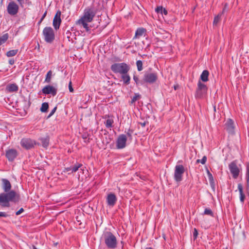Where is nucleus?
<instances>
[{"instance_id":"nucleus-1","label":"nucleus","mask_w":249,"mask_h":249,"mask_svg":"<svg viewBox=\"0 0 249 249\" xmlns=\"http://www.w3.org/2000/svg\"><path fill=\"white\" fill-rule=\"evenodd\" d=\"M19 199V195L17 194L14 190L8 192L2 193L0 194V205L3 207L10 206L9 202H16Z\"/></svg>"},{"instance_id":"nucleus-2","label":"nucleus","mask_w":249,"mask_h":249,"mask_svg":"<svg viewBox=\"0 0 249 249\" xmlns=\"http://www.w3.org/2000/svg\"><path fill=\"white\" fill-rule=\"evenodd\" d=\"M105 243L108 249H114L117 247V241L115 236L111 232L107 231L104 234Z\"/></svg>"},{"instance_id":"nucleus-3","label":"nucleus","mask_w":249,"mask_h":249,"mask_svg":"<svg viewBox=\"0 0 249 249\" xmlns=\"http://www.w3.org/2000/svg\"><path fill=\"white\" fill-rule=\"evenodd\" d=\"M130 69V66L125 63H114L110 67L111 70L115 73L120 74L128 73Z\"/></svg>"},{"instance_id":"nucleus-4","label":"nucleus","mask_w":249,"mask_h":249,"mask_svg":"<svg viewBox=\"0 0 249 249\" xmlns=\"http://www.w3.org/2000/svg\"><path fill=\"white\" fill-rule=\"evenodd\" d=\"M44 40L48 43H52L55 39V34L53 29L51 27H45L42 32Z\"/></svg>"},{"instance_id":"nucleus-5","label":"nucleus","mask_w":249,"mask_h":249,"mask_svg":"<svg viewBox=\"0 0 249 249\" xmlns=\"http://www.w3.org/2000/svg\"><path fill=\"white\" fill-rule=\"evenodd\" d=\"M97 9L93 6L87 7L84 10L83 16L81 18L91 22L97 13Z\"/></svg>"},{"instance_id":"nucleus-6","label":"nucleus","mask_w":249,"mask_h":249,"mask_svg":"<svg viewBox=\"0 0 249 249\" xmlns=\"http://www.w3.org/2000/svg\"><path fill=\"white\" fill-rule=\"evenodd\" d=\"M143 81L145 83L152 84L155 83L158 78L156 72L145 71L143 75Z\"/></svg>"},{"instance_id":"nucleus-7","label":"nucleus","mask_w":249,"mask_h":249,"mask_svg":"<svg viewBox=\"0 0 249 249\" xmlns=\"http://www.w3.org/2000/svg\"><path fill=\"white\" fill-rule=\"evenodd\" d=\"M185 172V168L182 165L177 164L175 168L174 178L176 182H180L182 180L183 174Z\"/></svg>"},{"instance_id":"nucleus-8","label":"nucleus","mask_w":249,"mask_h":249,"mask_svg":"<svg viewBox=\"0 0 249 249\" xmlns=\"http://www.w3.org/2000/svg\"><path fill=\"white\" fill-rule=\"evenodd\" d=\"M208 88L207 86L199 81L197 83V88L196 89L195 97L196 98H202L204 94L207 92Z\"/></svg>"},{"instance_id":"nucleus-9","label":"nucleus","mask_w":249,"mask_h":249,"mask_svg":"<svg viewBox=\"0 0 249 249\" xmlns=\"http://www.w3.org/2000/svg\"><path fill=\"white\" fill-rule=\"evenodd\" d=\"M229 168L233 178L236 179L239 176L240 169L237 165V160H235L229 164Z\"/></svg>"},{"instance_id":"nucleus-10","label":"nucleus","mask_w":249,"mask_h":249,"mask_svg":"<svg viewBox=\"0 0 249 249\" xmlns=\"http://www.w3.org/2000/svg\"><path fill=\"white\" fill-rule=\"evenodd\" d=\"M19 10L18 5L14 1H10L7 6V13L11 16L17 15Z\"/></svg>"},{"instance_id":"nucleus-11","label":"nucleus","mask_w":249,"mask_h":249,"mask_svg":"<svg viewBox=\"0 0 249 249\" xmlns=\"http://www.w3.org/2000/svg\"><path fill=\"white\" fill-rule=\"evenodd\" d=\"M21 146L26 149H30L36 144V142L29 138H23L20 141Z\"/></svg>"},{"instance_id":"nucleus-12","label":"nucleus","mask_w":249,"mask_h":249,"mask_svg":"<svg viewBox=\"0 0 249 249\" xmlns=\"http://www.w3.org/2000/svg\"><path fill=\"white\" fill-rule=\"evenodd\" d=\"M224 129L231 135L235 134V125L234 121L231 119H228L225 124Z\"/></svg>"},{"instance_id":"nucleus-13","label":"nucleus","mask_w":249,"mask_h":249,"mask_svg":"<svg viewBox=\"0 0 249 249\" xmlns=\"http://www.w3.org/2000/svg\"><path fill=\"white\" fill-rule=\"evenodd\" d=\"M127 137L124 134L119 136L116 141V147L118 149H123L126 146Z\"/></svg>"},{"instance_id":"nucleus-14","label":"nucleus","mask_w":249,"mask_h":249,"mask_svg":"<svg viewBox=\"0 0 249 249\" xmlns=\"http://www.w3.org/2000/svg\"><path fill=\"white\" fill-rule=\"evenodd\" d=\"M61 11L60 10H58L56 12L53 19V25L54 29L56 30L59 29L61 23Z\"/></svg>"},{"instance_id":"nucleus-15","label":"nucleus","mask_w":249,"mask_h":249,"mask_svg":"<svg viewBox=\"0 0 249 249\" xmlns=\"http://www.w3.org/2000/svg\"><path fill=\"white\" fill-rule=\"evenodd\" d=\"M42 92L44 94H51L53 96H55L57 93V89L52 86L47 85L42 89Z\"/></svg>"},{"instance_id":"nucleus-16","label":"nucleus","mask_w":249,"mask_h":249,"mask_svg":"<svg viewBox=\"0 0 249 249\" xmlns=\"http://www.w3.org/2000/svg\"><path fill=\"white\" fill-rule=\"evenodd\" d=\"M6 157L10 161H13L18 156V152L16 149H10L6 151Z\"/></svg>"},{"instance_id":"nucleus-17","label":"nucleus","mask_w":249,"mask_h":249,"mask_svg":"<svg viewBox=\"0 0 249 249\" xmlns=\"http://www.w3.org/2000/svg\"><path fill=\"white\" fill-rule=\"evenodd\" d=\"M117 200V197L114 194L110 193L107 196V202L108 206L113 207L115 205Z\"/></svg>"},{"instance_id":"nucleus-18","label":"nucleus","mask_w":249,"mask_h":249,"mask_svg":"<svg viewBox=\"0 0 249 249\" xmlns=\"http://www.w3.org/2000/svg\"><path fill=\"white\" fill-rule=\"evenodd\" d=\"M2 188L4 192H8L11 191L12 185L10 182L6 178H2Z\"/></svg>"},{"instance_id":"nucleus-19","label":"nucleus","mask_w":249,"mask_h":249,"mask_svg":"<svg viewBox=\"0 0 249 249\" xmlns=\"http://www.w3.org/2000/svg\"><path fill=\"white\" fill-rule=\"evenodd\" d=\"M90 22V21H89L85 19L81 18L78 21H77V24H79L80 26H82L85 29V30L87 32H89L90 30V27L89 26V25L88 23Z\"/></svg>"},{"instance_id":"nucleus-20","label":"nucleus","mask_w":249,"mask_h":249,"mask_svg":"<svg viewBox=\"0 0 249 249\" xmlns=\"http://www.w3.org/2000/svg\"><path fill=\"white\" fill-rule=\"evenodd\" d=\"M238 190L239 192L240 201L242 203H244L245 199V195L243 192V187L241 183L238 184Z\"/></svg>"},{"instance_id":"nucleus-21","label":"nucleus","mask_w":249,"mask_h":249,"mask_svg":"<svg viewBox=\"0 0 249 249\" xmlns=\"http://www.w3.org/2000/svg\"><path fill=\"white\" fill-rule=\"evenodd\" d=\"M107 119L106 121V122L104 123L105 126L107 128H112L113 125V124L114 123L113 120L110 118V117L109 115H106L104 118H107Z\"/></svg>"},{"instance_id":"nucleus-22","label":"nucleus","mask_w":249,"mask_h":249,"mask_svg":"<svg viewBox=\"0 0 249 249\" xmlns=\"http://www.w3.org/2000/svg\"><path fill=\"white\" fill-rule=\"evenodd\" d=\"M18 89V87L16 84H11L8 85L6 87V90L9 92H13L17 91Z\"/></svg>"},{"instance_id":"nucleus-23","label":"nucleus","mask_w":249,"mask_h":249,"mask_svg":"<svg viewBox=\"0 0 249 249\" xmlns=\"http://www.w3.org/2000/svg\"><path fill=\"white\" fill-rule=\"evenodd\" d=\"M206 172L207 173L208 179L210 182V184L211 188L214 190L215 189V183L214 179L212 174L210 173L208 169H206Z\"/></svg>"},{"instance_id":"nucleus-24","label":"nucleus","mask_w":249,"mask_h":249,"mask_svg":"<svg viewBox=\"0 0 249 249\" xmlns=\"http://www.w3.org/2000/svg\"><path fill=\"white\" fill-rule=\"evenodd\" d=\"M121 79L123 81L124 84L125 85H128L130 83V77L128 73L125 74H122Z\"/></svg>"},{"instance_id":"nucleus-25","label":"nucleus","mask_w":249,"mask_h":249,"mask_svg":"<svg viewBox=\"0 0 249 249\" xmlns=\"http://www.w3.org/2000/svg\"><path fill=\"white\" fill-rule=\"evenodd\" d=\"M209 72L208 70H204L200 75V78L204 82H207L209 80Z\"/></svg>"},{"instance_id":"nucleus-26","label":"nucleus","mask_w":249,"mask_h":249,"mask_svg":"<svg viewBox=\"0 0 249 249\" xmlns=\"http://www.w3.org/2000/svg\"><path fill=\"white\" fill-rule=\"evenodd\" d=\"M133 78L137 86H142L144 84L143 77L140 79L138 75L134 74Z\"/></svg>"},{"instance_id":"nucleus-27","label":"nucleus","mask_w":249,"mask_h":249,"mask_svg":"<svg viewBox=\"0 0 249 249\" xmlns=\"http://www.w3.org/2000/svg\"><path fill=\"white\" fill-rule=\"evenodd\" d=\"M146 31V29L143 28L137 29L135 33L134 38H139L140 36H142Z\"/></svg>"},{"instance_id":"nucleus-28","label":"nucleus","mask_w":249,"mask_h":249,"mask_svg":"<svg viewBox=\"0 0 249 249\" xmlns=\"http://www.w3.org/2000/svg\"><path fill=\"white\" fill-rule=\"evenodd\" d=\"M43 147L46 148L48 146L49 144V138L48 137L45 138H41L39 139Z\"/></svg>"},{"instance_id":"nucleus-29","label":"nucleus","mask_w":249,"mask_h":249,"mask_svg":"<svg viewBox=\"0 0 249 249\" xmlns=\"http://www.w3.org/2000/svg\"><path fill=\"white\" fill-rule=\"evenodd\" d=\"M82 167L83 165L81 163L77 162L73 166H71V173L76 172L79 168L82 170H84V169L82 168Z\"/></svg>"},{"instance_id":"nucleus-30","label":"nucleus","mask_w":249,"mask_h":249,"mask_svg":"<svg viewBox=\"0 0 249 249\" xmlns=\"http://www.w3.org/2000/svg\"><path fill=\"white\" fill-rule=\"evenodd\" d=\"M9 35L8 33H5L2 36H0V46L4 43L8 39Z\"/></svg>"},{"instance_id":"nucleus-31","label":"nucleus","mask_w":249,"mask_h":249,"mask_svg":"<svg viewBox=\"0 0 249 249\" xmlns=\"http://www.w3.org/2000/svg\"><path fill=\"white\" fill-rule=\"evenodd\" d=\"M52 71L51 70H50L49 71H48L46 75V78H45V82L47 83H50L51 81V79H52Z\"/></svg>"},{"instance_id":"nucleus-32","label":"nucleus","mask_w":249,"mask_h":249,"mask_svg":"<svg viewBox=\"0 0 249 249\" xmlns=\"http://www.w3.org/2000/svg\"><path fill=\"white\" fill-rule=\"evenodd\" d=\"M49 108V104L47 102H44L42 104L41 107L40 108V111L42 112H46Z\"/></svg>"},{"instance_id":"nucleus-33","label":"nucleus","mask_w":249,"mask_h":249,"mask_svg":"<svg viewBox=\"0 0 249 249\" xmlns=\"http://www.w3.org/2000/svg\"><path fill=\"white\" fill-rule=\"evenodd\" d=\"M18 52V50H12L6 53V56L8 57H12L16 55Z\"/></svg>"},{"instance_id":"nucleus-34","label":"nucleus","mask_w":249,"mask_h":249,"mask_svg":"<svg viewBox=\"0 0 249 249\" xmlns=\"http://www.w3.org/2000/svg\"><path fill=\"white\" fill-rule=\"evenodd\" d=\"M246 179L247 183L249 184V162H247L246 164Z\"/></svg>"},{"instance_id":"nucleus-35","label":"nucleus","mask_w":249,"mask_h":249,"mask_svg":"<svg viewBox=\"0 0 249 249\" xmlns=\"http://www.w3.org/2000/svg\"><path fill=\"white\" fill-rule=\"evenodd\" d=\"M125 133H126V136H127L129 140L130 141H131L132 140V134L134 132V130L132 129H128L127 130V131H125Z\"/></svg>"},{"instance_id":"nucleus-36","label":"nucleus","mask_w":249,"mask_h":249,"mask_svg":"<svg viewBox=\"0 0 249 249\" xmlns=\"http://www.w3.org/2000/svg\"><path fill=\"white\" fill-rule=\"evenodd\" d=\"M136 66L138 71H141L143 70V64L141 60H137L136 61Z\"/></svg>"},{"instance_id":"nucleus-37","label":"nucleus","mask_w":249,"mask_h":249,"mask_svg":"<svg viewBox=\"0 0 249 249\" xmlns=\"http://www.w3.org/2000/svg\"><path fill=\"white\" fill-rule=\"evenodd\" d=\"M140 97L141 95L139 93H135V95L132 98L130 104H134L137 100L140 98Z\"/></svg>"},{"instance_id":"nucleus-38","label":"nucleus","mask_w":249,"mask_h":249,"mask_svg":"<svg viewBox=\"0 0 249 249\" xmlns=\"http://www.w3.org/2000/svg\"><path fill=\"white\" fill-rule=\"evenodd\" d=\"M203 214L205 215H209L212 216H213V211L210 209L208 208H206L205 209Z\"/></svg>"},{"instance_id":"nucleus-39","label":"nucleus","mask_w":249,"mask_h":249,"mask_svg":"<svg viewBox=\"0 0 249 249\" xmlns=\"http://www.w3.org/2000/svg\"><path fill=\"white\" fill-rule=\"evenodd\" d=\"M207 160V157L206 156H204L203 157L202 159L201 160L198 159L196 160V162L197 163H198L200 162L202 164H205Z\"/></svg>"},{"instance_id":"nucleus-40","label":"nucleus","mask_w":249,"mask_h":249,"mask_svg":"<svg viewBox=\"0 0 249 249\" xmlns=\"http://www.w3.org/2000/svg\"><path fill=\"white\" fill-rule=\"evenodd\" d=\"M220 17H221V15H220V14H218L217 16H216V17H214L213 21V25H216L217 24V23L220 20Z\"/></svg>"},{"instance_id":"nucleus-41","label":"nucleus","mask_w":249,"mask_h":249,"mask_svg":"<svg viewBox=\"0 0 249 249\" xmlns=\"http://www.w3.org/2000/svg\"><path fill=\"white\" fill-rule=\"evenodd\" d=\"M163 9L164 8H163L162 6H158L156 8L155 11L158 14L160 13L162 14V11Z\"/></svg>"},{"instance_id":"nucleus-42","label":"nucleus","mask_w":249,"mask_h":249,"mask_svg":"<svg viewBox=\"0 0 249 249\" xmlns=\"http://www.w3.org/2000/svg\"><path fill=\"white\" fill-rule=\"evenodd\" d=\"M197 235H198L197 230H196V229L195 228L194 229V231H193V237H194V240L196 239Z\"/></svg>"},{"instance_id":"nucleus-43","label":"nucleus","mask_w":249,"mask_h":249,"mask_svg":"<svg viewBox=\"0 0 249 249\" xmlns=\"http://www.w3.org/2000/svg\"><path fill=\"white\" fill-rule=\"evenodd\" d=\"M57 109V107H55L51 111V112H50V113L49 114V116H48V118H49L51 116H52L54 113V112H55L56 110Z\"/></svg>"},{"instance_id":"nucleus-44","label":"nucleus","mask_w":249,"mask_h":249,"mask_svg":"<svg viewBox=\"0 0 249 249\" xmlns=\"http://www.w3.org/2000/svg\"><path fill=\"white\" fill-rule=\"evenodd\" d=\"M69 89L71 92H72L73 91V89L72 87V82L71 81H70L69 83Z\"/></svg>"},{"instance_id":"nucleus-45","label":"nucleus","mask_w":249,"mask_h":249,"mask_svg":"<svg viewBox=\"0 0 249 249\" xmlns=\"http://www.w3.org/2000/svg\"><path fill=\"white\" fill-rule=\"evenodd\" d=\"M24 211V209L21 208L18 211H17L16 213V214L18 215L21 214Z\"/></svg>"},{"instance_id":"nucleus-46","label":"nucleus","mask_w":249,"mask_h":249,"mask_svg":"<svg viewBox=\"0 0 249 249\" xmlns=\"http://www.w3.org/2000/svg\"><path fill=\"white\" fill-rule=\"evenodd\" d=\"M148 122L147 121H144V122H140L139 123V124L142 126L144 127L146 124H148Z\"/></svg>"},{"instance_id":"nucleus-47","label":"nucleus","mask_w":249,"mask_h":249,"mask_svg":"<svg viewBox=\"0 0 249 249\" xmlns=\"http://www.w3.org/2000/svg\"><path fill=\"white\" fill-rule=\"evenodd\" d=\"M7 214L5 212H0V217H6Z\"/></svg>"},{"instance_id":"nucleus-48","label":"nucleus","mask_w":249,"mask_h":249,"mask_svg":"<svg viewBox=\"0 0 249 249\" xmlns=\"http://www.w3.org/2000/svg\"><path fill=\"white\" fill-rule=\"evenodd\" d=\"M15 63V60L14 59H10L9 60V64L12 65Z\"/></svg>"},{"instance_id":"nucleus-49","label":"nucleus","mask_w":249,"mask_h":249,"mask_svg":"<svg viewBox=\"0 0 249 249\" xmlns=\"http://www.w3.org/2000/svg\"><path fill=\"white\" fill-rule=\"evenodd\" d=\"M162 14H163L165 15H167L168 14V11L167 10H166L165 8L163 9L162 11Z\"/></svg>"},{"instance_id":"nucleus-50","label":"nucleus","mask_w":249,"mask_h":249,"mask_svg":"<svg viewBox=\"0 0 249 249\" xmlns=\"http://www.w3.org/2000/svg\"><path fill=\"white\" fill-rule=\"evenodd\" d=\"M247 193L248 195L249 196V185L247 183Z\"/></svg>"},{"instance_id":"nucleus-51","label":"nucleus","mask_w":249,"mask_h":249,"mask_svg":"<svg viewBox=\"0 0 249 249\" xmlns=\"http://www.w3.org/2000/svg\"><path fill=\"white\" fill-rule=\"evenodd\" d=\"M47 12L46 11L45 12V13L43 14V15H42L41 18H42V19H44V18H45V17L46 16V15H47Z\"/></svg>"},{"instance_id":"nucleus-52","label":"nucleus","mask_w":249,"mask_h":249,"mask_svg":"<svg viewBox=\"0 0 249 249\" xmlns=\"http://www.w3.org/2000/svg\"><path fill=\"white\" fill-rule=\"evenodd\" d=\"M179 88V85L177 84L174 86V89L175 90H177Z\"/></svg>"},{"instance_id":"nucleus-53","label":"nucleus","mask_w":249,"mask_h":249,"mask_svg":"<svg viewBox=\"0 0 249 249\" xmlns=\"http://www.w3.org/2000/svg\"><path fill=\"white\" fill-rule=\"evenodd\" d=\"M67 171H71V166L66 168Z\"/></svg>"},{"instance_id":"nucleus-54","label":"nucleus","mask_w":249,"mask_h":249,"mask_svg":"<svg viewBox=\"0 0 249 249\" xmlns=\"http://www.w3.org/2000/svg\"><path fill=\"white\" fill-rule=\"evenodd\" d=\"M43 20V19H42V18H41L39 20V21L38 22L37 24L38 25H39L41 24V23L42 22Z\"/></svg>"},{"instance_id":"nucleus-55","label":"nucleus","mask_w":249,"mask_h":249,"mask_svg":"<svg viewBox=\"0 0 249 249\" xmlns=\"http://www.w3.org/2000/svg\"><path fill=\"white\" fill-rule=\"evenodd\" d=\"M225 6H226V4L225 5ZM225 7H226V6H225ZM225 9H226V7H224V9H223V11H222V13L221 14H219L221 15L222 14H223L224 13V12H225Z\"/></svg>"},{"instance_id":"nucleus-56","label":"nucleus","mask_w":249,"mask_h":249,"mask_svg":"<svg viewBox=\"0 0 249 249\" xmlns=\"http://www.w3.org/2000/svg\"><path fill=\"white\" fill-rule=\"evenodd\" d=\"M67 34H71V32L70 31H67V33H66Z\"/></svg>"},{"instance_id":"nucleus-57","label":"nucleus","mask_w":249,"mask_h":249,"mask_svg":"<svg viewBox=\"0 0 249 249\" xmlns=\"http://www.w3.org/2000/svg\"><path fill=\"white\" fill-rule=\"evenodd\" d=\"M145 249H153L151 247H148V248H145Z\"/></svg>"},{"instance_id":"nucleus-58","label":"nucleus","mask_w":249,"mask_h":249,"mask_svg":"<svg viewBox=\"0 0 249 249\" xmlns=\"http://www.w3.org/2000/svg\"><path fill=\"white\" fill-rule=\"evenodd\" d=\"M33 249H38L35 246H33Z\"/></svg>"},{"instance_id":"nucleus-59","label":"nucleus","mask_w":249,"mask_h":249,"mask_svg":"<svg viewBox=\"0 0 249 249\" xmlns=\"http://www.w3.org/2000/svg\"><path fill=\"white\" fill-rule=\"evenodd\" d=\"M83 139H86V138H87V137H86V136H83Z\"/></svg>"},{"instance_id":"nucleus-60","label":"nucleus","mask_w":249,"mask_h":249,"mask_svg":"<svg viewBox=\"0 0 249 249\" xmlns=\"http://www.w3.org/2000/svg\"><path fill=\"white\" fill-rule=\"evenodd\" d=\"M214 111H215V110H216L215 107H214Z\"/></svg>"},{"instance_id":"nucleus-61","label":"nucleus","mask_w":249,"mask_h":249,"mask_svg":"<svg viewBox=\"0 0 249 249\" xmlns=\"http://www.w3.org/2000/svg\"><path fill=\"white\" fill-rule=\"evenodd\" d=\"M57 243L54 244L55 246H56V245H57Z\"/></svg>"}]
</instances>
